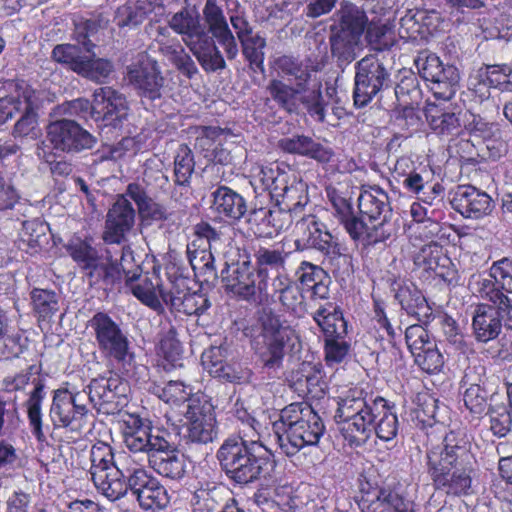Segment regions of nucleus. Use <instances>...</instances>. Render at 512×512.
Listing matches in <instances>:
<instances>
[{
	"label": "nucleus",
	"instance_id": "nucleus-28",
	"mask_svg": "<svg viewBox=\"0 0 512 512\" xmlns=\"http://www.w3.org/2000/svg\"><path fill=\"white\" fill-rule=\"evenodd\" d=\"M149 466L160 476L179 481L187 472V463L183 454L179 453L168 437L160 443L156 452L149 458Z\"/></svg>",
	"mask_w": 512,
	"mask_h": 512
},
{
	"label": "nucleus",
	"instance_id": "nucleus-47",
	"mask_svg": "<svg viewBox=\"0 0 512 512\" xmlns=\"http://www.w3.org/2000/svg\"><path fill=\"white\" fill-rule=\"evenodd\" d=\"M215 37L211 34L190 47L201 67L208 73L222 71L226 68L225 59L217 47Z\"/></svg>",
	"mask_w": 512,
	"mask_h": 512
},
{
	"label": "nucleus",
	"instance_id": "nucleus-54",
	"mask_svg": "<svg viewBox=\"0 0 512 512\" xmlns=\"http://www.w3.org/2000/svg\"><path fill=\"white\" fill-rule=\"evenodd\" d=\"M414 264L426 271L434 272L441 265L451 264V259L445 254L440 244L431 241L423 245L414 255Z\"/></svg>",
	"mask_w": 512,
	"mask_h": 512
},
{
	"label": "nucleus",
	"instance_id": "nucleus-23",
	"mask_svg": "<svg viewBox=\"0 0 512 512\" xmlns=\"http://www.w3.org/2000/svg\"><path fill=\"white\" fill-rule=\"evenodd\" d=\"M94 113L100 128L122 129L128 119L129 106L126 97L112 87H100L94 91Z\"/></svg>",
	"mask_w": 512,
	"mask_h": 512
},
{
	"label": "nucleus",
	"instance_id": "nucleus-62",
	"mask_svg": "<svg viewBox=\"0 0 512 512\" xmlns=\"http://www.w3.org/2000/svg\"><path fill=\"white\" fill-rule=\"evenodd\" d=\"M372 227L364 222L363 231L358 238H351L353 241H361L365 246H376L385 243L393 234L394 228L390 219L376 221Z\"/></svg>",
	"mask_w": 512,
	"mask_h": 512
},
{
	"label": "nucleus",
	"instance_id": "nucleus-19",
	"mask_svg": "<svg viewBox=\"0 0 512 512\" xmlns=\"http://www.w3.org/2000/svg\"><path fill=\"white\" fill-rule=\"evenodd\" d=\"M122 435L126 448L131 452L130 455L136 459L137 454H142L147 461L156 452L160 443L169 437L166 430L152 427L150 423L133 415H129L128 419L123 421Z\"/></svg>",
	"mask_w": 512,
	"mask_h": 512
},
{
	"label": "nucleus",
	"instance_id": "nucleus-30",
	"mask_svg": "<svg viewBox=\"0 0 512 512\" xmlns=\"http://www.w3.org/2000/svg\"><path fill=\"white\" fill-rule=\"evenodd\" d=\"M484 375V366H469L461 380V388H465L463 391L464 405L475 415H481L485 411L490 396L489 391L484 386Z\"/></svg>",
	"mask_w": 512,
	"mask_h": 512
},
{
	"label": "nucleus",
	"instance_id": "nucleus-26",
	"mask_svg": "<svg viewBox=\"0 0 512 512\" xmlns=\"http://www.w3.org/2000/svg\"><path fill=\"white\" fill-rule=\"evenodd\" d=\"M131 492L144 510H163L170 503L167 489L142 464L133 478Z\"/></svg>",
	"mask_w": 512,
	"mask_h": 512
},
{
	"label": "nucleus",
	"instance_id": "nucleus-7",
	"mask_svg": "<svg viewBox=\"0 0 512 512\" xmlns=\"http://www.w3.org/2000/svg\"><path fill=\"white\" fill-rule=\"evenodd\" d=\"M274 427L279 447L288 457L305 447L316 446L325 432L322 418L305 402L291 403L283 408L280 425Z\"/></svg>",
	"mask_w": 512,
	"mask_h": 512
},
{
	"label": "nucleus",
	"instance_id": "nucleus-60",
	"mask_svg": "<svg viewBox=\"0 0 512 512\" xmlns=\"http://www.w3.org/2000/svg\"><path fill=\"white\" fill-rule=\"evenodd\" d=\"M193 512H222L225 504L220 500V490L213 485L197 489L192 497Z\"/></svg>",
	"mask_w": 512,
	"mask_h": 512
},
{
	"label": "nucleus",
	"instance_id": "nucleus-36",
	"mask_svg": "<svg viewBox=\"0 0 512 512\" xmlns=\"http://www.w3.org/2000/svg\"><path fill=\"white\" fill-rule=\"evenodd\" d=\"M278 147L286 153L308 157L319 163H328L334 156L331 147L303 134L281 138Z\"/></svg>",
	"mask_w": 512,
	"mask_h": 512
},
{
	"label": "nucleus",
	"instance_id": "nucleus-32",
	"mask_svg": "<svg viewBox=\"0 0 512 512\" xmlns=\"http://www.w3.org/2000/svg\"><path fill=\"white\" fill-rule=\"evenodd\" d=\"M210 209L217 218L238 222L247 213L245 198L228 186H217L210 194Z\"/></svg>",
	"mask_w": 512,
	"mask_h": 512
},
{
	"label": "nucleus",
	"instance_id": "nucleus-22",
	"mask_svg": "<svg viewBox=\"0 0 512 512\" xmlns=\"http://www.w3.org/2000/svg\"><path fill=\"white\" fill-rule=\"evenodd\" d=\"M309 202L308 185L297 176L275 202L276 209H269V223L277 230H287L293 222V214L301 211Z\"/></svg>",
	"mask_w": 512,
	"mask_h": 512
},
{
	"label": "nucleus",
	"instance_id": "nucleus-12",
	"mask_svg": "<svg viewBox=\"0 0 512 512\" xmlns=\"http://www.w3.org/2000/svg\"><path fill=\"white\" fill-rule=\"evenodd\" d=\"M100 353L107 359L126 365L133 359L127 333L107 313L97 312L88 322Z\"/></svg>",
	"mask_w": 512,
	"mask_h": 512
},
{
	"label": "nucleus",
	"instance_id": "nucleus-45",
	"mask_svg": "<svg viewBox=\"0 0 512 512\" xmlns=\"http://www.w3.org/2000/svg\"><path fill=\"white\" fill-rule=\"evenodd\" d=\"M186 253L189 268L196 277H201L204 282L214 281L218 278L215 258L211 250L206 247L201 248L196 241H192L187 245Z\"/></svg>",
	"mask_w": 512,
	"mask_h": 512
},
{
	"label": "nucleus",
	"instance_id": "nucleus-34",
	"mask_svg": "<svg viewBox=\"0 0 512 512\" xmlns=\"http://www.w3.org/2000/svg\"><path fill=\"white\" fill-rule=\"evenodd\" d=\"M473 466L455 467L453 469L435 468L428 470L434 487L449 495H466L469 493L472 484L471 473Z\"/></svg>",
	"mask_w": 512,
	"mask_h": 512
},
{
	"label": "nucleus",
	"instance_id": "nucleus-18",
	"mask_svg": "<svg viewBox=\"0 0 512 512\" xmlns=\"http://www.w3.org/2000/svg\"><path fill=\"white\" fill-rule=\"evenodd\" d=\"M41 368L36 365H30L25 372H21L13 377H6L4 384L8 390H22L30 382L34 385V389L31 391L27 400V412L28 420L33 435L40 442L45 441V435L42 430V402L45 398V380L42 378H33L34 374H39Z\"/></svg>",
	"mask_w": 512,
	"mask_h": 512
},
{
	"label": "nucleus",
	"instance_id": "nucleus-56",
	"mask_svg": "<svg viewBox=\"0 0 512 512\" xmlns=\"http://www.w3.org/2000/svg\"><path fill=\"white\" fill-rule=\"evenodd\" d=\"M226 5L229 22L235 31V34L233 33L235 41L237 42L238 40L240 42L254 36L253 27L248 21L245 9L241 6L239 1L226 0Z\"/></svg>",
	"mask_w": 512,
	"mask_h": 512
},
{
	"label": "nucleus",
	"instance_id": "nucleus-49",
	"mask_svg": "<svg viewBox=\"0 0 512 512\" xmlns=\"http://www.w3.org/2000/svg\"><path fill=\"white\" fill-rule=\"evenodd\" d=\"M9 90L10 97L19 103V110L38 111L42 106L44 92L24 79L11 81Z\"/></svg>",
	"mask_w": 512,
	"mask_h": 512
},
{
	"label": "nucleus",
	"instance_id": "nucleus-15",
	"mask_svg": "<svg viewBox=\"0 0 512 512\" xmlns=\"http://www.w3.org/2000/svg\"><path fill=\"white\" fill-rule=\"evenodd\" d=\"M475 463L471 452V443L462 432L450 431L443 439L442 445L427 452L428 470L435 468L453 469L470 467Z\"/></svg>",
	"mask_w": 512,
	"mask_h": 512
},
{
	"label": "nucleus",
	"instance_id": "nucleus-39",
	"mask_svg": "<svg viewBox=\"0 0 512 512\" xmlns=\"http://www.w3.org/2000/svg\"><path fill=\"white\" fill-rule=\"evenodd\" d=\"M164 4L162 0H135L129 1L118 8L116 22L119 27L135 28L150 14L162 15Z\"/></svg>",
	"mask_w": 512,
	"mask_h": 512
},
{
	"label": "nucleus",
	"instance_id": "nucleus-9",
	"mask_svg": "<svg viewBox=\"0 0 512 512\" xmlns=\"http://www.w3.org/2000/svg\"><path fill=\"white\" fill-rule=\"evenodd\" d=\"M312 317L325 337L326 363L328 365L341 363L348 355L351 345L346 340L347 322L340 307L334 302H326L319 305Z\"/></svg>",
	"mask_w": 512,
	"mask_h": 512
},
{
	"label": "nucleus",
	"instance_id": "nucleus-63",
	"mask_svg": "<svg viewBox=\"0 0 512 512\" xmlns=\"http://www.w3.org/2000/svg\"><path fill=\"white\" fill-rule=\"evenodd\" d=\"M235 418L243 424L236 437L260 438L259 429L261 424L248 411L245 403L239 397L236 398L229 411Z\"/></svg>",
	"mask_w": 512,
	"mask_h": 512
},
{
	"label": "nucleus",
	"instance_id": "nucleus-24",
	"mask_svg": "<svg viewBox=\"0 0 512 512\" xmlns=\"http://www.w3.org/2000/svg\"><path fill=\"white\" fill-rule=\"evenodd\" d=\"M295 248L298 251L313 249L322 253L337 241L327 225L315 215L301 217L295 223Z\"/></svg>",
	"mask_w": 512,
	"mask_h": 512
},
{
	"label": "nucleus",
	"instance_id": "nucleus-35",
	"mask_svg": "<svg viewBox=\"0 0 512 512\" xmlns=\"http://www.w3.org/2000/svg\"><path fill=\"white\" fill-rule=\"evenodd\" d=\"M357 202L360 217H366L371 223L392 217L389 196L377 185L363 188Z\"/></svg>",
	"mask_w": 512,
	"mask_h": 512
},
{
	"label": "nucleus",
	"instance_id": "nucleus-27",
	"mask_svg": "<svg viewBox=\"0 0 512 512\" xmlns=\"http://www.w3.org/2000/svg\"><path fill=\"white\" fill-rule=\"evenodd\" d=\"M451 204L463 217L471 219L483 218L494 209L490 195L471 185L459 186Z\"/></svg>",
	"mask_w": 512,
	"mask_h": 512
},
{
	"label": "nucleus",
	"instance_id": "nucleus-37",
	"mask_svg": "<svg viewBox=\"0 0 512 512\" xmlns=\"http://www.w3.org/2000/svg\"><path fill=\"white\" fill-rule=\"evenodd\" d=\"M367 24L366 12L353 3L345 2L335 12L330 31L362 39Z\"/></svg>",
	"mask_w": 512,
	"mask_h": 512
},
{
	"label": "nucleus",
	"instance_id": "nucleus-31",
	"mask_svg": "<svg viewBox=\"0 0 512 512\" xmlns=\"http://www.w3.org/2000/svg\"><path fill=\"white\" fill-rule=\"evenodd\" d=\"M442 23L441 14L432 9L408 10L400 19L399 34L402 38L417 39L433 35Z\"/></svg>",
	"mask_w": 512,
	"mask_h": 512
},
{
	"label": "nucleus",
	"instance_id": "nucleus-21",
	"mask_svg": "<svg viewBox=\"0 0 512 512\" xmlns=\"http://www.w3.org/2000/svg\"><path fill=\"white\" fill-rule=\"evenodd\" d=\"M129 84L141 97L159 99L165 79L158 62L146 53H140L137 61L127 67Z\"/></svg>",
	"mask_w": 512,
	"mask_h": 512
},
{
	"label": "nucleus",
	"instance_id": "nucleus-61",
	"mask_svg": "<svg viewBox=\"0 0 512 512\" xmlns=\"http://www.w3.org/2000/svg\"><path fill=\"white\" fill-rule=\"evenodd\" d=\"M487 414L493 435L505 437L512 430V412L509 406L503 403L490 404Z\"/></svg>",
	"mask_w": 512,
	"mask_h": 512
},
{
	"label": "nucleus",
	"instance_id": "nucleus-41",
	"mask_svg": "<svg viewBox=\"0 0 512 512\" xmlns=\"http://www.w3.org/2000/svg\"><path fill=\"white\" fill-rule=\"evenodd\" d=\"M90 285H99L106 290H112L121 285L124 275L120 271L118 260L113 259L109 251L94 265L91 271L85 273Z\"/></svg>",
	"mask_w": 512,
	"mask_h": 512
},
{
	"label": "nucleus",
	"instance_id": "nucleus-44",
	"mask_svg": "<svg viewBox=\"0 0 512 512\" xmlns=\"http://www.w3.org/2000/svg\"><path fill=\"white\" fill-rule=\"evenodd\" d=\"M292 178H296L295 173L287 166L278 163L262 166L259 172V181L263 189L269 192L271 199L275 202L287 189L289 183H292Z\"/></svg>",
	"mask_w": 512,
	"mask_h": 512
},
{
	"label": "nucleus",
	"instance_id": "nucleus-38",
	"mask_svg": "<svg viewBox=\"0 0 512 512\" xmlns=\"http://www.w3.org/2000/svg\"><path fill=\"white\" fill-rule=\"evenodd\" d=\"M395 299L402 310L416 317L422 324L428 325L431 322L433 311L422 292L413 283L398 284Z\"/></svg>",
	"mask_w": 512,
	"mask_h": 512
},
{
	"label": "nucleus",
	"instance_id": "nucleus-33",
	"mask_svg": "<svg viewBox=\"0 0 512 512\" xmlns=\"http://www.w3.org/2000/svg\"><path fill=\"white\" fill-rule=\"evenodd\" d=\"M398 183L408 193L416 195L419 200L428 205H432L434 200L444 192V187L433 181L432 170L422 165H418V169L405 176Z\"/></svg>",
	"mask_w": 512,
	"mask_h": 512
},
{
	"label": "nucleus",
	"instance_id": "nucleus-4",
	"mask_svg": "<svg viewBox=\"0 0 512 512\" xmlns=\"http://www.w3.org/2000/svg\"><path fill=\"white\" fill-rule=\"evenodd\" d=\"M90 474L96 489L110 501H116L131 490L140 461L122 452L115 456L113 448L98 441L90 449Z\"/></svg>",
	"mask_w": 512,
	"mask_h": 512
},
{
	"label": "nucleus",
	"instance_id": "nucleus-58",
	"mask_svg": "<svg viewBox=\"0 0 512 512\" xmlns=\"http://www.w3.org/2000/svg\"><path fill=\"white\" fill-rule=\"evenodd\" d=\"M394 95L397 105L419 104L422 99V92L419 87L417 76L409 72L404 75L394 88Z\"/></svg>",
	"mask_w": 512,
	"mask_h": 512
},
{
	"label": "nucleus",
	"instance_id": "nucleus-64",
	"mask_svg": "<svg viewBox=\"0 0 512 512\" xmlns=\"http://www.w3.org/2000/svg\"><path fill=\"white\" fill-rule=\"evenodd\" d=\"M321 254L324 257L323 264L327 265L333 274L349 273L351 270L352 258L344 252V248L338 240Z\"/></svg>",
	"mask_w": 512,
	"mask_h": 512
},
{
	"label": "nucleus",
	"instance_id": "nucleus-43",
	"mask_svg": "<svg viewBox=\"0 0 512 512\" xmlns=\"http://www.w3.org/2000/svg\"><path fill=\"white\" fill-rule=\"evenodd\" d=\"M289 253L283 249H272L259 246L254 249V268L258 273V277L262 280L263 286L269 288L268 281L270 272L285 271L286 260Z\"/></svg>",
	"mask_w": 512,
	"mask_h": 512
},
{
	"label": "nucleus",
	"instance_id": "nucleus-5",
	"mask_svg": "<svg viewBox=\"0 0 512 512\" xmlns=\"http://www.w3.org/2000/svg\"><path fill=\"white\" fill-rule=\"evenodd\" d=\"M99 22L94 19L78 17L74 20V37L81 48L73 44H59L52 50V58L61 64L67 65L73 72L91 81L101 83L113 71V64L103 58H97L93 49L95 44L91 37L99 30Z\"/></svg>",
	"mask_w": 512,
	"mask_h": 512
},
{
	"label": "nucleus",
	"instance_id": "nucleus-50",
	"mask_svg": "<svg viewBox=\"0 0 512 512\" xmlns=\"http://www.w3.org/2000/svg\"><path fill=\"white\" fill-rule=\"evenodd\" d=\"M65 249L85 273L91 271L102 256L90 240L80 237H72L65 245Z\"/></svg>",
	"mask_w": 512,
	"mask_h": 512
},
{
	"label": "nucleus",
	"instance_id": "nucleus-48",
	"mask_svg": "<svg viewBox=\"0 0 512 512\" xmlns=\"http://www.w3.org/2000/svg\"><path fill=\"white\" fill-rule=\"evenodd\" d=\"M391 489L372 486L369 482L360 484L358 507L361 512H389Z\"/></svg>",
	"mask_w": 512,
	"mask_h": 512
},
{
	"label": "nucleus",
	"instance_id": "nucleus-29",
	"mask_svg": "<svg viewBox=\"0 0 512 512\" xmlns=\"http://www.w3.org/2000/svg\"><path fill=\"white\" fill-rule=\"evenodd\" d=\"M325 192L332 207L333 216L343 226L350 238H358L362 235L364 220L355 213L351 197L332 186H328Z\"/></svg>",
	"mask_w": 512,
	"mask_h": 512
},
{
	"label": "nucleus",
	"instance_id": "nucleus-14",
	"mask_svg": "<svg viewBox=\"0 0 512 512\" xmlns=\"http://www.w3.org/2000/svg\"><path fill=\"white\" fill-rule=\"evenodd\" d=\"M414 64L419 75L431 83L429 88L436 99L448 101L454 97L460 79L455 66L444 65L435 53L427 50L418 54Z\"/></svg>",
	"mask_w": 512,
	"mask_h": 512
},
{
	"label": "nucleus",
	"instance_id": "nucleus-52",
	"mask_svg": "<svg viewBox=\"0 0 512 512\" xmlns=\"http://www.w3.org/2000/svg\"><path fill=\"white\" fill-rule=\"evenodd\" d=\"M242 55L248 62L249 69L253 72L265 73V48L266 39L259 33L240 41Z\"/></svg>",
	"mask_w": 512,
	"mask_h": 512
},
{
	"label": "nucleus",
	"instance_id": "nucleus-59",
	"mask_svg": "<svg viewBox=\"0 0 512 512\" xmlns=\"http://www.w3.org/2000/svg\"><path fill=\"white\" fill-rule=\"evenodd\" d=\"M176 311L186 315H202L211 306L205 294L191 291L181 297H176L170 305Z\"/></svg>",
	"mask_w": 512,
	"mask_h": 512
},
{
	"label": "nucleus",
	"instance_id": "nucleus-10",
	"mask_svg": "<svg viewBox=\"0 0 512 512\" xmlns=\"http://www.w3.org/2000/svg\"><path fill=\"white\" fill-rule=\"evenodd\" d=\"M391 86V73L376 55H366L355 63L353 100L356 107L367 106Z\"/></svg>",
	"mask_w": 512,
	"mask_h": 512
},
{
	"label": "nucleus",
	"instance_id": "nucleus-17",
	"mask_svg": "<svg viewBox=\"0 0 512 512\" xmlns=\"http://www.w3.org/2000/svg\"><path fill=\"white\" fill-rule=\"evenodd\" d=\"M512 330V304H477L472 315V335L478 343L498 338L502 328Z\"/></svg>",
	"mask_w": 512,
	"mask_h": 512
},
{
	"label": "nucleus",
	"instance_id": "nucleus-13",
	"mask_svg": "<svg viewBox=\"0 0 512 512\" xmlns=\"http://www.w3.org/2000/svg\"><path fill=\"white\" fill-rule=\"evenodd\" d=\"M221 278L225 289L243 300L261 302L270 295L248 256L231 264L225 263Z\"/></svg>",
	"mask_w": 512,
	"mask_h": 512
},
{
	"label": "nucleus",
	"instance_id": "nucleus-11",
	"mask_svg": "<svg viewBox=\"0 0 512 512\" xmlns=\"http://www.w3.org/2000/svg\"><path fill=\"white\" fill-rule=\"evenodd\" d=\"M184 416L187 422L179 435L183 444L207 445L218 436L214 406L207 396H196L189 400Z\"/></svg>",
	"mask_w": 512,
	"mask_h": 512
},
{
	"label": "nucleus",
	"instance_id": "nucleus-6",
	"mask_svg": "<svg viewBox=\"0 0 512 512\" xmlns=\"http://www.w3.org/2000/svg\"><path fill=\"white\" fill-rule=\"evenodd\" d=\"M337 404L335 418L342 424L340 431L346 443L355 448L366 444L385 399L356 387L339 397Z\"/></svg>",
	"mask_w": 512,
	"mask_h": 512
},
{
	"label": "nucleus",
	"instance_id": "nucleus-55",
	"mask_svg": "<svg viewBox=\"0 0 512 512\" xmlns=\"http://www.w3.org/2000/svg\"><path fill=\"white\" fill-rule=\"evenodd\" d=\"M158 354L162 356L172 367L181 366L183 347L178 339V333L174 326L169 325L160 338Z\"/></svg>",
	"mask_w": 512,
	"mask_h": 512
},
{
	"label": "nucleus",
	"instance_id": "nucleus-46",
	"mask_svg": "<svg viewBox=\"0 0 512 512\" xmlns=\"http://www.w3.org/2000/svg\"><path fill=\"white\" fill-rule=\"evenodd\" d=\"M71 395L68 389H57L54 391L50 407V418L55 427L73 429V425L79 422L83 416L76 413V407L70 401Z\"/></svg>",
	"mask_w": 512,
	"mask_h": 512
},
{
	"label": "nucleus",
	"instance_id": "nucleus-42",
	"mask_svg": "<svg viewBox=\"0 0 512 512\" xmlns=\"http://www.w3.org/2000/svg\"><path fill=\"white\" fill-rule=\"evenodd\" d=\"M330 52L337 68L344 71L359 55L362 50L360 38L347 36L330 31Z\"/></svg>",
	"mask_w": 512,
	"mask_h": 512
},
{
	"label": "nucleus",
	"instance_id": "nucleus-8",
	"mask_svg": "<svg viewBox=\"0 0 512 512\" xmlns=\"http://www.w3.org/2000/svg\"><path fill=\"white\" fill-rule=\"evenodd\" d=\"M243 334L251 341L264 368L278 370L283 365L285 348L295 331L270 308L258 312L254 323L243 328Z\"/></svg>",
	"mask_w": 512,
	"mask_h": 512
},
{
	"label": "nucleus",
	"instance_id": "nucleus-40",
	"mask_svg": "<svg viewBox=\"0 0 512 512\" xmlns=\"http://www.w3.org/2000/svg\"><path fill=\"white\" fill-rule=\"evenodd\" d=\"M462 114L430 105L426 110V119L435 134L441 137H455L462 134Z\"/></svg>",
	"mask_w": 512,
	"mask_h": 512
},
{
	"label": "nucleus",
	"instance_id": "nucleus-25",
	"mask_svg": "<svg viewBox=\"0 0 512 512\" xmlns=\"http://www.w3.org/2000/svg\"><path fill=\"white\" fill-rule=\"evenodd\" d=\"M135 217L131 202L124 195L119 196L107 213L103 241L106 244L125 243L127 234L134 227Z\"/></svg>",
	"mask_w": 512,
	"mask_h": 512
},
{
	"label": "nucleus",
	"instance_id": "nucleus-2",
	"mask_svg": "<svg viewBox=\"0 0 512 512\" xmlns=\"http://www.w3.org/2000/svg\"><path fill=\"white\" fill-rule=\"evenodd\" d=\"M221 470L233 483L247 485L275 468L274 455L260 438L228 437L216 452Z\"/></svg>",
	"mask_w": 512,
	"mask_h": 512
},
{
	"label": "nucleus",
	"instance_id": "nucleus-20",
	"mask_svg": "<svg viewBox=\"0 0 512 512\" xmlns=\"http://www.w3.org/2000/svg\"><path fill=\"white\" fill-rule=\"evenodd\" d=\"M47 141L55 150L68 154L92 149L97 139L79 123L71 119H60L47 126Z\"/></svg>",
	"mask_w": 512,
	"mask_h": 512
},
{
	"label": "nucleus",
	"instance_id": "nucleus-16",
	"mask_svg": "<svg viewBox=\"0 0 512 512\" xmlns=\"http://www.w3.org/2000/svg\"><path fill=\"white\" fill-rule=\"evenodd\" d=\"M87 389H90L91 404L103 414L114 415L127 404V383L116 373L93 378Z\"/></svg>",
	"mask_w": 512,
	"mask_h": 512
},
{
	"label": "nucleus",
	"instance_id": "nucleus-57",
	"mask_svg": "<svg viewBox=\"0 0 512 512\" xmlns=\"http://www.w3.org/2000/svg\"><path fill=\"white\" fill-rule=\"evenodd\" d=\"M399 422L394 406H389L385 400L384 408H381L378 418L373 425V432L383 441L393 440L398 433Z\"/></svg>",
	"mask_w": 512,
	"mask_h": 512
},
{
	"label": "nucleus",
	"instance_id": "nucleus-1",
	"mask_svg": "<svg viewBox=\"0 0 512 512\" xmlns=\"http://www.w3.org/2000/svg\"><path fill=\"white\" fill-rule=\"evenodd\" d=\"M275 68L282 77L269 80L266 92L276 105L288 112L297 113L302 106L311 118L323 123L326 103L322 82L317 77L318 66L310 59L282 55L275 59Z\"/></svg>",
	"mask_w": 512,
	"mask_h": 512
},
{
	"label": "nucleus",
	"instance_id": "nucleus-53",
	"mask_svg": "<svg viewBox=\"0 0 512 512\" xmlns=\"http://www.w3.org/2000/svg\"><path fill=\"white\" fill-rule=\"evenodd\" d=\"M195 170V159L192 150L181 144L174 157V183L176 186L188 188Z\"/></svg>",
	"mask_w": 512,
	"mask_h": 512
},
{
	"label": "nucleus",
	"instance_id": "nucleus-51",
	"mask_svg": "<svg viewBox=\"0 0 512 512\" xmlns=\"http://www.w3.org/2000/svg\"><path fill=\"white\" fill-rule=\"evenodd\" d=\"M30 298L38 321L50 322L59 311V296L53 290L34 288Z\"/></svg>",
	"mask_w": 512,
	"mask_h": 512
},
{
	"label": "nucleus",
	"instance_id": "nucleus-3",
	"mask_svg": "<svg viewBox=\"0 0 512 512\" xmlns=\"http://www.w3.org/2000/svg\"><path fill=\"white\" fill-rule=\"evenodd\" d=\"M202 14L204 23L195 6H186L169 19L168 25L182 36L189 48L211 34L223 48L227 59H235L239 52L238 44L218 0H206Z\"/></svg>",
	"mask_w": 512,
	"mask_h": 512
}]
</instances>
